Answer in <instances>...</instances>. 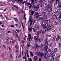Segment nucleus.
Here are the masks:
<instances>
[{
	"instance_id": "obj_1",
	"label": "nucleus",
	"mask_w": 61,
	"mask_h": 61,
	"mask_svg": "<svg viewBox=\"0 0 61 61\" xmlns=\"http://www.w3.org/2000/svg\"><path fill=\"white\" fill-rule=\"evenodd\" d=\"M36 55L37 56H39L40 57H42L44 56V54L43 52H37Z\"/></svg>"
},
{
	"instance_id": "obj_2",
	"label": "nucleus",
	"mask_w": 61,
	"mask_h": 61,
	"mask_svg": "<svg viewBox=\"0 0 61 61\" xmlns=\"http://www.w3.org/2000/svg\"><path fill=\"white\" fill-rule=\"evenodd\" d=\"M34 39L35 40V42L36 43H37L38 42V37L36 36H35L34 37Z\"/></svg>"
},
{
	"instance_id": "obj_3",
	"label": "nucleus",
	"mask_w": 61,
	"mask_h": 61,
	"mask_svg": "<svg viewBox=\"0 0 61 61\" xmlns=\"http://www.w3.org/2000/svg\"><path fill=\"white\" fill-rule=\"evenodd\" d=\"M28 39L30 42H31V39L32 41H33V40L32 39V36L30 34L28 35Z\"/></svg>"
},
{
	"instance_id": "obj_4",
	"label": "nucleus",
	"mask_w": 61,
	"mask_h": 61,
	"mask_svg": "<svg viewBox=\"0 0 61 61\" xmlns=\"http://www.w3.org/2000/svg\"><path fill=\"white\" fill-rule=\"evenodd\" d=\"M29 21H30V26H31L32 25V23H33V20H32V16H31L30 18V20H29Z\"/></svg>"
},
{
	"instance_id": "obj_5",
	"label": "nucleus",
	"mask_w": 61,
	"mask_h": 61,
	"mask_svg": "<svg viewBox=\"0 0 61 61\" xmlns=\"http://www.w3.org/2000/svg\"><path fill=\"white\" fill-rule=\"evenodd\" d=\"M39 16H40V15L36 16L35 17L36 19H37V21H39V20L40 19V17Z\"/></svg>"
},
{
	"instance_id": "obj_6",
	"label": "nucleus",
	"mask_w": 61,
	"mask_h": 61,
	"mask_svg": "<svg viewBox=\"0 0 61 61\" xmlns=\"http://www.w3.org/2000/svg\"><path fill=\"white\" fill-rule=\"evenodd\" d=\"M28 30L29 31V32H30L32 31H33V28L31 27L28 28Z\"/></svg>"
},
{
	"instance_id": "obj_7",
	"label": "nucleus",
	"mask_w": 61,
	"mask_h": 61,
	"mask_svg": "<svg viewBox=\"0 0 61 61\" xmlns=\"http://www.w3.org/2000/svg\"><path fill=\"white\" fill-rule=\"evenodd\" d=\"M37 59V57L36 56H35L33 57V60L34 61H36Z\"/></svg>"
},
{
	"instance_id": "obj_8",
	"label": "nucleus",
	"mask_w": 61,
	"mask_h": 61,
	"mask_svg": "<svg viewBox=\"0 0 61 61\" xmlns=\"http://www.w3.org/2000/svg\"><path fill=\"white\" fill-rule=\"evenodd\" d=\"M60 38V36H59V35L57 37L56 39V41H58V40H59Z\"/></svg>"
},
{
	"instance_id": "obj_9",
	"label": "nucleus",
	"mask_w": 61,
	"mask_h": 61,
	"mask_svg": "<svg viewBox=\"0 0 61 61\" xmlns=\"http://www.w3.org/2000/svg\"><path fill=\"white\" fill-rule=\"evenodd\" d=\"M15 47L16 50V53H17V52H18V46H17L16 45L15 46Z\"/></svg>"
},
{
	"instance_id": "obj_10",
	"label": "nucleus",
	"mask_w": 61,
	"mask_h": 61,
	"mask_svg": "<svg viewBox=\"0 0 61 61\" xmlns=\"http://www.w3.org/2000/svg\"><path fill=\"white\" fill-rule=\"evenodd\" d=\"M45 24L46 23L45 22H43L41 24L42 26H43V27L45 26Z\"/></svg>"
},
{
	"instance_id": "obj_11",
	"label": "nucleus",
	"mask_w": 61,
	"mask_h": 61,
	"mask_svg": "<svg viewBox=\"0 0 61 61\" xmlns=\"http://www.w3.org/2000/svg\"><path fill=\"white\" fill-rule=\"evenodd\" d=\"M35 28L36 29V30H38L39 29V27L38 25H36L35 26Z\"/></svg>"
},
{
	"instance_id": "obj_12",
	"label": "nucleus",
	"mask_w": 61,
	"mask_h": 61,
	"mask_svg": "<svg viewBox=\"0 0 61 61\" xmlns=\"http://www.w3.org/2000/svg\"><path fill=\"white\" fill-rule=\"evenodd\" d=\"M47 49H48V48H47V47L45 49V54H47L48 53V51H47Z\"/></svg>"
},
{
	"instance_id": "obj_13",
	"label": "nucleus",
	"mask_w": 61,
	"mask_h": 61,
	"mask_svg": "<svg viewBox=\"0 0 61 61\" xmlns=\"http://www.w3.org/2000/svg\"><path fill=\"white\" fill-rule=\"evenodd\" d=\"M38 40L39 41V42H41V41H43V39L41 37V38L40 39H39Z\"/></svg>"
},
{
	"instance_id": "obj_14",
	"label": "nucleus",
	"mask_w": 61,
	"mask_h": 61,
	"mask_svg": "<svg viewBox=\"0 0 61 61\" xmlns=\"http://www.w3.org/2000/svg\"><path fill=\"white\" fill-rule=\"evenodd\" d=\"M60 11V10L58 9H56V12L58 13H59Z\"/></svg>"
},
{
	"instance_id": "obj_15",
	"label": "nucleus",
	"mask_w": 61,
	"mask_h": 61,
	"mask_svg": "<svg viewBox=\"0 0 61 61\" xmlns=\"http://www.w3.org/2000/svg\"><path fill=\"white\" fill-rule=\"evenodd\" d=\"M61 16H60V15H58L57 16V17H56V19H58L60 17H61Z\"/></svg>"
},
{
	"instance_id": "obj_16",
	"label": "nucleus",
	"mask_w": 61,
	"mask_h": 61,
	"mask_svg": "<svg viewBox=\"0 0 61 61\" xmlns=\"http://www.w3.org/2000/svg\"><path fill=\"white\" fill-rule=\"evenodd\" d=\"M15 1H17L18 2H19V1H20V3H22V2H23V0H15Z\"/></svg>"
},
{
	"instance_id": "obj_17",
	"label": "nucleus",
	"mask_w": 61,
	"mask_h": 61,
	"mask_svg": "<svg viewBox=\"0 0 61 61\" xmlns=\"http://www.w3.org/2000/svg\"><path fill=\"white\" fill-rule=\"evenodd\" d=\"M45 42V46H47L48 45V42Z\"/></svg>"
},
{
	"instance_id": "obj_18",
	"label": "nucleus",
	"mask_w": 61,
	"mask_h": 61,
	"mask_svg": "<svg viewBox=\"0 0 61 61\" xmlns=\"http://www.w3.org/2000/svg\"><path fill=\"white\" fill-rule=\"evenodd\" d=\"M53 16H56V13L55 12H53L52 13Z\"/></svg>"
},
{
	"instance_id": "obj_19",
	"label": "nucleus",
	"mask_w": 61,
	"mask_h": 61,
	"mask_svg": "<svg viewBox=\"0 0 61 61\" xmlns=\"http://www.w3.org/2000/svg\"><path fill=\"white\" fill-rule=\"evenodd\" d=\"M46 14V13L45 12H43L42 13V15H44V16H45Z\"/></svg>"
},
{
	"instance_id": "obj_20",
	"label": "nucleus",
	"mask_w": 61,
	"mask_h": 61,
	"mask_svg": "<svg viewBox=\"0 0 61 61\" xmlns=\"http://www.w3.org/2000/svg\"><path fill=\"white\" fill-rule=\"evenodd\" d=\"M45 29V30H44V33H45V32H47V31H48L47 28L46 29V28Z\"/></svg>"
},
{
	"instance_id": "obj_21",
	"label": "nucleus",
	"mask_w": 61,
	"mask_h": 61,
	"mask_svg": "<svg viewBox=\"0 0 61 61\" xmlns=\"http://www.w3.org/2000/svg\"><path fill=\"white\" fill-rule=\"evenodd\" d=\"M54 51L55 52H57L58 51V49L57 48H56L54 49Z\"/></svg>"
},
{
	"instance_id": "obj_22",
	"label": "nucleus",
	"mask_w": 61,
	"mask_h": 61,
	"mask_svg": "<svg viewBox=\"0 0 61 61\" xmlns=\"http://www.w3.org/2000/svg\"><path fill=\"white\" fill-rule=\"evenodd\" d=\"M38 9H39V5H38L37 6L36 8V11H37L38 10Z\"/></svg>"
},
{
	"instance_id": "obj_23",
	"label": "nucleus",
	"mask_w": 61,
	"mask_h": 61,
	"mask_svg": "<svg viewBox=\"0 0 61 61\" xmlns=\"http://www.w3.org/2000/svg\"><path fill=\"white\" fill-rule=\"evenodd\" d=\"M48 30H50L51 29V26H49L47 28Z\"/></svg>"
},
{
	"instance_id": "obj_24",
	"label": "nucleus",
	"mask_w": 61,
	"mask_h": 61,
	"mask_svg": "<svg viewBox=\"0 0 61 61\" xmlns=\"http://www.w3.org/2000/svg\"><path fill=\"white\" fill-rule=\"evenodd\" d=\"M35 47L36 48H38L39 47V46H38V45L37 44H36L35 45Z\"/></svg>"
},
{
	"instance_id": "obj_25",
	"label": "nucleus",
	"mask_w": 61,
	"mask_h": 61,
	"mask_svg": "<svg viewBox=\"0 0 61 61\" xmlns=\"http://www.w3.org/2000/svg\"><path fill=\"white\" fill-rule=\"evenodd\" d=\"M58 5L60 8H61V3H60L58 4Z\"/></svg>"
},
{
	"instance_id": "obj_26",
	"label": "nucleus",
	"mask_w": 61,
	"mask_h": 61,
	"mask_svg": "<svg viewBox=\"0 0 61 61\" xmlns=\"http://www.w3.org/2000/svg\"><path fill=\"white\" fill-rule=\"evenodd\" d=\"M44 10L45 11H46H46H47V8H46L44 7Z\"/></svg>"
},
{
	"instance_id": "obj_27",
	"label": "nucleus",
	"mask_w": 61,
	"mask_h": 61,
	"mask_svg": "<svg viewBox=\"0 0 61 61\" xmlns=\"http://www.w3.org/2000/svg\"><path fill=\"white\" fill-rule=\"evenodd\" d=\"M60 1V0H56V4L57 5L58 3Z\"/></svg>"
},
{
	"instance_id": "obj_28",
	"label": "nucleus",
	"mask_w": 61,
	"mask_h": 61,
	"mask_svg": "<svg viewBox=\"0 0 61 61\" xmlns=\"http://www.w3.org/2000/svg\"><path fill=\"white\" fill-rule=\"evenodd\" d=\"M60 57V55H58L57 56V57H56V58H57V59H58V60H59V57Z\"/></svg>"
},
{
	"instance_id": "obj_29",
	"label": "nucleus",
	"mask_w": 61,
	"mask_h": 61,
	"mask_svg": "<svg viewBox=\"0 0 61 61\" xmlns=\"http://www.w3.org/2000/svg\"><path fill=\"white\" fill-rule=\"evenodd\" d=\"M36 8V6L35 5H33L32 6V8L33 9H35Z\"/></svg>"
},
{
	"instance_id": "obj_30",
	"label": "nucleus",
	"mask_w": 61,
	"mask_h": 61,
	"mask_svg": "<svg viewBox=\"0 0 61 61\" xmlns=\"http://www.w3.org/2000/svg\"><path fill=\"white\" fill-rule=\"evenodd\" d=\"M54 57H52L51 58V59L50 60V61H54Z\"/></svg>"
},
{
	"instance_id": "obj_31",
	"label": "nucleus",
	"mask_w": 61,
	"mask_h": 61,
	"mask_svg": "<svg viewBox=\"0 0 61 61\" xmlns=\"http://www.w3.org/2000/svg\"><path fill=\"white\" fill-rule=\"evenodd\" d=\"M45 0H41L40 1V3L41 4H42V3H43V1H45Z\"/></svg>"
},
{
	"instance_id": "obj_32",
	"label": "nucleus",
	"mask_w": 61,
	"mask_h": 61,
	"mask_svg": "<svg viewBox=\"0 0 61 61\" xmlns=\"http://www.w3.org/2000/svg\"><path fill=\"white\" fill-rule=\"evenodd\" d=\"M44 46V45H43V44H41L40 46V47H43Z\"/></svg>"
},
{
	"instance_id": "obj_33",
	"label": "nucleus",
	"mask_w": 61,
	"mask_h": 61,
	"mask_svg": "<svg viewBox=\"0 0 61 61\" xmlns=\"http://www.w3.org/2000/svg\"><path fill=\"white\" fill-rule=\"evenodd\" d=\"M30 56H31L32 57L33 56V53L32 52H30Z\"/></svg>"
},
{
	"instance_id": "obj_34",
	"label": "nucleus",
	"mask_w": 61,
	"mask_h": 61,
	"mask_svg": "<svg viewBox=\"0 0 61 61\" xmlns=\"http://www.w3.org/2000/svg\"><path fill=\"white\" fill-rule=\"evenodd\" d=\"M49 5H49V4L47 5V6H46V7H47V9H49V8L50 7Z\"/></svg>"
},
{
	"instance_id": "obj_35",
	"label": "nucleus",
	"mask_w": 61,
	"mask_h": 61,
	"mask_svg": "<svg viewBox=\"0 0 61 61\" xmlns=\"http://www.w3.org/2000/svg\"><path fill=\"white\" fill-rule=\"evenodd\" d=\"M10 57L11 59H13V56H12V54H10Z\"/></svg>"
},
{
	"instance_id": "obj_36",
	"label": "nucleus",
	"mask_w": 61,
	"mask_h": 61,
	"mask_svg": "<svg viewBox=\"0 0 61 61\" xmlns=\"http://www.w3.org/2000/svg\"><path fill=\"white\" fill-rule=\"evenodd\" d=\"M34 11H32L31 14V15H34Z\"/></svg>"
},
{
	"instance_id": "obj_37",
	"label": "nucleus",
	"mask_w": 61,
	"mask_h": 61,
	"mask_svg": "<svg viewBox=\"0 0 61 61\" xmlns=\"http://www.w3.org/2000/svg\"><path fill=\"white\" fill-rule=\"evenodd\" d=\"M47 40L48 39L47 38L45 39V42H48L47 41Z\"/></svg>"
},
{
	"instance_id": "obj_38",
	"label": "nucleus",
	"mask_w": 61,
	"mask_h": 61,
	"mask_svg": "<svg viewBox=\"0 0 61 61\" xmlns=\"http://www.w3.org/2000/svg\"><path fill=\"white\" fill-rule=\"evenodd\" d=\"M8 40H9V38L8 37H7L6 38V40L7 41H8Z\"/></svg>"
},
{
	"instance_id": "obj_39",
	"label": "nucleus",
	"mask_w": 61,
	"mask_h": 61,
	"mask_svg": "<svg viewBox=\"0 0 61 61\" xmlns=\"http://www.w3.org/2000/svg\"><path fill=\"white\" fill-rule=\"evenodd\" d=\"M20 24V25H21V24H22V25H23V22H22V21H20V22L19 23Z\"/></svg>"
},
{
	"instance_id": "obj_40",
	"label": "nucleus",
	"mask_w": 61,
	"mask_h": 61,
	"mask_svg": "<svg viewBox=\"0 0 61 61\" xmlns=\"http://www.w3.org/2000/svg\"><path fill=\"white\" fill-rule=\"evenodd\" d=\"M51 8H52L53 7V6H52V4H51V5H50L49 8H51Z\"/></svg>"
},
{
	"instance_id": "obj_41",
	"label": "nucleus",
	"mask_w": 61,
	"mask_h": 61,
	"mask_svg": "<svg viewBox=\"0 0 61 61\" xmlns=\"http://www.w3.org/2000/svg\"><path fill=\"white\" fill-rule=\"evenodd\" d=\"M33 30L34 32H36V29H35V28H33Z\"/></svg>"
},
{
	"instance_id": "obj_42",
	"label": "nucleus",
	"mask_w": 61,
	"mask_h": 61,
	"mask_svg": "<svg viewBox=\"0 0 61 61\" xmlns=\"http://www.w3.org/2000/svg\"><path fill=\"white\" fill-rule=\"evenodd\" d=\"M45 25H46V26H48L49 25V24L48 23H47L46 24H45Z\"/></svg>"
},
{
	"instance_id": "obj_43",
	"label": "nucleus",
	"mask_w": 61,
	"mask_h": 61,
	"mask_svg": "<svg viewBox=\"0 0 61 61\" xmlns=\"http://www.w3.org/2000/svg\"><path fill=\"white\" fill-rule=\"evenodd\" d=\"M45 19H47V15H46L45 17Z\"/></svg>"
},
{
	"instance_id": "obj_44",
	"label": "nucleus",
	"mask_w": 61,
	"mask_h": 61,
	"mask_svg": "<svg viewBox=\"0 0 61 61\" xmlns=\"http://www.w3.org/2000/svg\"><path fill=\"white\" fill-rule=\"evenodd\" d=\"M18 40H19V41H20V40H21V37H19L18 38Z\"/></svg>"
},
{
	"instance_id": "obj_45",
	"label": "nucleus",
	"mask_w": 61,
	"mask_h": 61,
	"mask_svg": "<svg viewBox=\"0 0 61 61\" xmlns=\"http://www.w3.org/2000/svg\"><path fill=\"white\" fill-rule=\"evenodd\" d=\"M58 61V59H57V58H56L55 60L54 61Z\"/></svg>"
},
{
	"instance_id": "obj_46",
	"label": "nucleus",
	"mask_w": 61,
	"mask_h": 61,
	"mask_svg": "<svg viewBox=\"0 0 61 61\" xmlns=\"http://www.w3.org/2000/svg\"><path fill=\"white\" fill-rule=\"evenodd\" d=\"M36 15H38L39 14V13L37 12H36L35 13Z\"/></svg>"
},
{
	"instance_id": "obj_47",
	"label": "nucleus",
	"mask_w": 61,
	"mask_h": 61,
	"mask_svg": "<svg viewBox=\"0 0 61 61\" xmlns=\"http://www.w3.org/2000/svg\"><path fill=\"white\" fill-rule=\"evenodd\" d=\"M15 20L16 22H18V20L17 19H15Z\"/></svg>"
},
{
	"instance_id": "obj_48",
	"label": "nucleus",
	"mask_w": 61,
	"mask_h": 61,
	"mask_svg": "<svg viewBox=\"0 0 61 61\" xmlns=\"http://www.w3.org/2000/svg\"><path fill=\"white\" fill-rule=\"evenodd\" d=\"M44 27L43 28V29H45L46 28H47V26H46L45 25L44 26Z\"/></svg>"
},
{
	"instance_id": "obj_49",
	"label": "nucleus",
	"mask_w": 61,
	"mask_h": 61,
	"mask_svg": "<svg viewBox=\"0 0 61 61\" xmlns=\"http://www.w3.org/2000/svg\"><path fill=\"white\" fill-rule=\"evenodd\" d=\"M48 21L49 20H45V22L46 23H48Z\"/></svg>"
},
{
	"instance_id": "obj_50",
	"label": "nucleus",
	"mask_w": 61,
	"mask_h": 61,
	"mask_svg": "<svg viewBox=\"0 0 61 61\" xmlns=\"http://www.w3.org/2000/svg\"><path fill=\"white\" fill-rule=\"evenodd\" d=\"M56 36L55 35L54 36L53 38V40H55V39H56Z\"/></svg>"
},
{
	"instance_id": "obj_51",
	"label": "nucleus",
	"mask_w": 61,
	"mask_h": 61,
	"mask_svg": "<svg viewBox=\"0 0 61 61\" xmlns=\"http://www.w3.org/2000/svg\"><path fill=\"white\" fill-rule=\"evenodd\" d=\"M40 7H43V3H41V4Z\"/></svg>"
},
{
	"instance_id": "obj_52",
	"label": "nucleus",
	"mask_w": 61,
	"mask_h": 61,
	"mask_svg": "<svg viewBox=\"0 0 61 61\" xmlns=\"http://www.w3.org/2000/svg\"><path fill=\"white\" fill-rule=\"evenodd\" d=\"M29 61H30H30H32V59L31 58H29Z\"/></svg>"
},
{
	"instance_id": "obj_53",
	"label": "nucleus",
	"mask_w": 61,
	"mask_h": 61,
	"mask_svg": "<svg viewBox=\"0 0 61 61\" xmlns=\"http://www.w3.org/2000/svg\"><path fill=\"white\" fill-rule=\"evenodd\" d=\"M52 18H53V19H55V18H56V16H53Z\"/></svg>"
},
{
	"instance_id": "obj_54",
	"label": "nucleus",
	"mask_w": 61,
	"mask_h": 61,
	"mask_svg": "<svg viewBox=\"0 0 61 61\" xmlns=\"http://www.w3.org/2000/svg\"><path fill=\"white\" fill-rule=\"evenodd\" d=\"M51 46H52V44L50 43L49 46V47H50Z\"/></svg>"
},
{
	"instance_id": "obj_55",
	"label": "nucleus",
	"mask_w": 61,
	"mask_h": 61,
	"mask_svg": "<svg viewBox=\"0 0 61 61\" xmlns=\"http://www.w3.org/2000/svg\"><path fill=\"white\" fill-rule=\"evenodd\" d=\"M12 10H15V8L12 7Z\"/></svg>"
},
{
	"instance_id": "obj_56",
	"label": "nucleus",
	"mask_w": 61,
	"mask_h": 61,
	"mask_svg": "<svg viewBox=\"0 0 61 61\" xmlns=\"http://www.w3.org/2000/svg\"><path fill=\"white\" fill-rule=\"evenodd\" d=\"M32 6V5H30L29 6V8H31Z\"/></svg>"
},
{
	"instance_id": "obj_57",
	"label": "nucleus",
	"mask_w": 61,
	"mask_h": 61,
	"mask_svg": "<svg viewBox=\"0 0 61 61\" xmlns=\"http://www.w3.org/2000/svg\"><path fill=\"white\" fill-rule=\"evenodd\" d=\"M48 51H49V52H51V49H48Z\"/></svg>"
},
{
	"instance_id": "obj_58",
	"label": "nucleus",
	"mask_w": 61,
	"mask_h": 61,
	"mask_svg": "<svg viewBox=\"0 0 61 61\" xmlns=\"http://www.w3.org/2000/svg\"><path fill=\"white\" fill-rule=\"evenodd\" d=\"M1 56L2 57H4V54H2L1 55Z\"/></svg>"
},
{
	"instance_id": "obj_59",
	"label": "nucleus",
	"mask_w": 61,
	"mask_h": 61,
	"mask_svg": "<svg viewBox=\"0 0 61 61\" xmlns=\"http://www.w3.org/2000/svg\"><path fill=\"white\" fill-rule=\"evenodd\" d=\"M59 46L60 47H61V43H59Z\"/></svg>"
},
{
	"instance_id": "obj_60",
	"label": "nucleus",
	"mask_w": 61,
	"mask_h": 61,
	"mask_svg": "<svg viewBox=\"0 0 61 61\" xmlns=\"http://www.w3.org/2000/svg\"><path fill=\"white\" fill-rule=\"evenodd\" d=\"M55 24L56 25H57V24H58V22H56L55 23Z\"/></svg>"
},
{
	"instance_id": "obj_61",
	"label": "nucleus",
	"mask_w": 61,
	"mask_h": 61,
	"mask_svg": "<svg viewBox=\"0 0 61 61\" xmlns=\"http://www.w3.org/2000/svg\"><path fill=\"white\" fill-rule=\"evenodd\" d=\"M52 32H55V30L54 29L52 30Z\"/></svg>"
},
{
	"instance_id": "obj_62",
	"label": "nucleus",
	"mask_w": 61,
	"mask_h": 61,
	"mask_svg": "<svg viewBox=\"0 0 61 61\" xmlns=\"http://www.w3.org/2000/svg\"><path fill=\"white\" fill-rule=\"evenodd\" d=\"M52 54H55V51H53L52 52Z\"/></svg>"
},
{
	"instance_id": "obj_63",
	"label": "nucleus",
	"mask_w": 61,
	"mask_h": 61,
	"mask_svg": "<svg viewBox=\"0 0 61 61\" xmlns=\"http://www.w3.org/2000/svg\"><path fill=\"white\" fill-rule=\"evenodd\" d=\"M42 32V30H40L39 31V33H41Z\"/></svg>"
},
{
	"instance_id": "obj_64",
	"label": "nucleus",
	"mask_w": 61,
	"mask_h": 61,
	"mask_svg": "<svg viewBox=\"0 0 61 61\" xmlns=\"http://www.w3.org/2000/svg\"><path fill=\"white\" fill-rule=\"evenodd\" d=\"M59 31L60 32H61V28H60L59 29Z\"/></svg>"
}]
</instances>
